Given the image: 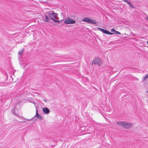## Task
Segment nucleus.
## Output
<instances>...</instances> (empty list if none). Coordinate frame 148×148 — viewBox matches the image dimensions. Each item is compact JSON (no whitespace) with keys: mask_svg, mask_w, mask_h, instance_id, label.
I'll list each match as a JSON object with an SVG mask.
<instances>
[{"mask_svg":"<svg viewBox=\"0 0 148 148\" xmlns=\"http://www.w3.org/2000/svg\"><path fill=\"white\" fill-rule=\"evenodd\" d=\"M23 52H24V49H23L18 51V55L21 56L22 55Z\"/></svg>","mask_w":148,"mask_h":148,"instance_id":"obj_11","label":"nucleus"},{"mask_svg":"<svg viewBox=\"0 0 148 148\" xmlns=\"http://www.w3.org/2000/svg\"><path fill=\"white\" fill-rule=\"evenodd\" d=\"M101 62L102 61L100 59L98 58H95L93 60L92 64H97L98 66H99L101 64Z\"/></svg>","mask_w":148,"mask_h":148,"instance_id":"obj_5","label":"nucleus"},{"mask_svg":"<svg viewBox=\"0 0 148 148\" xmlns=\"http://www.w3.org/2000/svg\"><path fill=\"white\" fill-rule=\"evenodd\" d=\"M58 14L54 12L53 11L46 12L45 15V20L44 21L46 22L51 23L49 20V19H51L53 20L55 22L59 23L60 21L58 20L59 19L58 17Z\"/></svg>","mask_w":148,"mask_h":148,"instance_id":"obj_1","label":"nucleus"},{"mask_svg":"<svg viewBox=\"0 0 148 148\" xmlns=\"http://www.w3.org/2000/svg\"><path fill=\"white\" fill-rule=\"evenodd\" d=\"M17 108H16L15 107H14V108L11 111V112H12L14 114V115H16L17 116H18V115L17 114H15V111L16 110V109H17Z\"/></svg>","mask_w":148,"mask_h":148,"instance_id":"obj_10","label":"nucleus"},{"mask_svg":"<svg viewBox=\"0 0 148 148\" xmlns=\"http://www.w3.org/2000/svg\"><path fill=\"white\" fill-rule=\"evenodd\" d=\"M18 122H21V123H23V122H25V121H18Z\"/></svg>","mask_w":148,"mask_h":148,"instance_id":"obj_18","label":"nucleus"},{"mask_svg":"<svg viewBox=\"0 0 148 148\" xmlns=\"http://www.w3.org/2000/svg\"><path fill=\"white\" fill-rule=\"evenodd\" d=\"M148 78V74L146 75L145 76H144L143 78V80H145L146 79Z\"/></svg>","mask_w":148,"mask_h":148,"instance_id":"obj_13","label":"nucleus"},{"mask_svg":"<svg viewBox=\"0 0 148 148\" xmlns=\"http://www.w3.org/2000/svg\"><path fill=\"white\" fill-rule=\"evenodd\" d=\"M83 21L84 22H86L88 23L95 24L96 22L94 19L91 20L88 18H85L83 19Z\"/></svg>","mask_w":148,"mask_h":148,"instance_id":"obj_6","label":"nucleus"},{"mask_svg":"<svg viewBox=\"0 0 148 148\" xmlns=\"http://www.w3.org/2000/svg\"><path fill=\"white\" fill-rule=\"evenodd\" d=\"M111 32H113V33H115V32H116V31L114 29V28H113L111 29Z\"/></svg>","mask_w":148,"mask_h":148,"instance_id":"obj_14","label":"nucleus"},{"mask_svg":"<svg viewBox=\"0 0 148 148\" xmlns=\"http://www.w3.org/2000/svg\"><path fill=\"white\" fill-rule=\"evenodd\" d=\"M116 123L119 125L126 129H129L131 128L132 126V123L125 121H118Z\"/></svg>","mask_w":148,"mask_h":148,"instance_id":"obj_2","label":"nucleus"},{"mask_svg":"<svg viewBox=\"0 0 148 148\" xmlns=\"http://www.w3.org/2000/svg\"><path fill=\"white\" fill-rule=\"evenodd\" d=\"M43 101H45V102H47V99L43 100Z\"/></svg>","mask_w":148,"mask_h":148,"instance_id":"obj_17","label":"nucleus"},{"mask_svg":"<svg viewBox=\"0 0 148 148\" xmlns=\"http://www.w3.org/2000/svg\"><path fill=\"white\" fill-rule=\"evenodd\" d=\"M76 21L72 19L69 17H68L65 19L64 23L66 24H74Z\"/></svg>","mask_w":148,"mask_h":148,"instance_id":"obj_4","label":"nucleus"},{"mask_svg":"<svg viewBox=\"0 0 148 148\" xmlns=\"http://www.w3.org/2000/svg\"><path fill=\"white\" fill-rule=\"evenodd\" d=\"M147 92L148 93V90L147 91Z\"/></svg>","mask_w":148,"mask_h":148,"instance_id":"obj_20","label":"nucleus"},{"mask_svg":"<svg viewBox=\"0 0 148 148\" xmlns=\"http://www.w3.org/2000/svg\"><path fill=\"white\" fill-rule=\"evenodd\" d=\"M42 110L43 112L47 114H49L50 112L49 110L47 108H43Z\"/></svg>","mask_w":148,"mask_h":148,"instance_id":"obj_7","label":"nucleus"},{"mask_svg":"<svg viewBox=\"0 0 148 148\" xmlns=\"http://www.w3.org/2000/svg\"><path fill=\"white\" fill-rule=\"evenodd\" d=\"M146 19L148 21V16H147L146 17Z\"/></svg>","mask_w":148,"mask_h":148,"instance_id":"obj_16","label":"nucleus"},{"mask_svg":"<svg viewBox=\"0 0 148 148\" xmlns=\"http://www.w3.org/2000/svg\"><path fill=\"white\" fill-rule=\"evenodd\" d=\"M146 43L148 45V41L146 42Z\"/></svg>","mask_w":148,"mask_h":148,"instance_id":"obj_19","label":"nucleus"},{"mask_svg":"<svg viewBox=\"0 0 148 148\" xmlns=\"http://www.w3.org/2000/svg\"><path fill=\"white\" fill-rule=\"evenodd\" d=\"M97 29L99 31H101L103 33H104L105 29L100 28H98Z\"/></svg>","mask_w":148,"mask_h":148,"instance_id":"obj_12","label":"nucleus"},{"mask_svg":"<svg viewBox=\"0 0 148 148\" xmlns=\"http://www.w3.org/2000/svg\"><path fill=\"white\" fill-rule=\"evenodd\" d=\"M127 3L129 5V6L132 8H134V6L133 5V4L130 2L129 1Z\"/></svg>","mask_w":148,"mask_h":148,"instance_id":"obj_9","label":"nucleus"},{"mask_svg":"<svg viewBox=\"0 0 148 148\" xmlns=\"http://www.w3.org/2000/svg\"><path fill=\"white\" fill-rule=\"evenodd\" d=\"M19 117L23 119L24 120L27 121H30L32 120H33V121L34 122H35L36 119H35V117H36L38 119L42 120V117L41 116L38 114V111L37 109H36V114L35 116H34L33 117H32L31 119H26L23 116H18Z\"/></svg>","mask_w":148,"mask_h":148,"instance_id":"obj_3","label":"nucleus"},{"mask_svg":"<svg viewBox=\"0 0 148 148\" xmlns=\"http://www.w3.org/2000/svg\"><path fill=\"white\" fill-rule=\"evenodd\" d=\"M115 33L116 34H121V33L118 31H116Z\"/></svg>","mask_w":148,"mask_h":148,"instance_id":"obj_15","label":"nucleus"},{"mask_svg":"<svg viewBox=\"0 0 148 148\" xmlns=\"http://www.w3.org/2000/svg\"><path fill=\"white\" fill-rule=\"evenodd\" d=\"M104 33L108 35H112L113 34V33H111L107 30H105Z\"/></svg>","mask_w":148,"mask_h":148,"instance_id":"obj_8","label":"nucleus"}]
</instances>
